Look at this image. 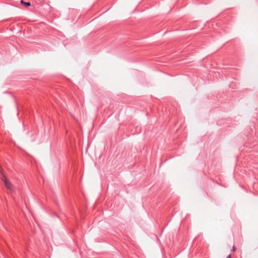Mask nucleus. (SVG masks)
I'll return each instance as SVG.
<instances>
[{"mask_svg": "<svg viewBox=\"0 0 258 258\" xmlns=\"http://www.w3.org/2000/svg\"><path fill=\"white\" fill-rule=\"evenodd\" d=\"M2 180L6 188L8 189H9L10 192H13L14 191L13 185L11 183V182L7 180L6 177L4 175Z\"/></svg>", "mask_w": 258, "mask_h": 258, "instance_id": "1", "label": "nucleus"}, {"mask_svg": "<svg viewBox=\"0 0 258 258\" xmlns=\"http://www.w3.org/2000/svg\"><path fill=\"white\" fill-rule=\"evenodd\" d=\"M21 3L27 7L31 6L30 2H25L23 0L21 1Z\"/></svg>", "mask_w": 258, "mask_h": 258, "instance_id": "2", "label": "nucleus"}, {"mask_svg": "<svg viewBox=\"0 0 258 258\" xmlns=\"http://www.w3.org/2000/svg\"><path fill=\"white\" fill-rule=\"evenodd\" d=\"M235 249H236L235 247L233 246V248H232V251H234L235 250Z\"/></svg>", "mask_w": 258, "mask_h": 258, "instance_id": "3", "label": "nucleus"}, {"mask_svg": "<svg viewBox=\"0 0 258 258\" xmlns=\"http://www.w3.org/2000/svg\"><path fill=\"white\" fill-rule=\"evenodd\" d=\"M227 258H231L230 255H229L228 256H227Z\"/></svg>", "mask_w": 258, "mask_h": 258, "instance_id": "4", "label": "nucleus"}]
</instances>
